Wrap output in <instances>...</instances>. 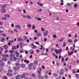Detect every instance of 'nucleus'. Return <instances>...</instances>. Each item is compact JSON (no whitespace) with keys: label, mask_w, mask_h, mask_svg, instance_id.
<instances>
[{"label":"nucleus","mask_w":79,"mask_h":79,"mask_svg":"<svg viewBox=\"0 0 79 79\" xmlns=\"http://www.w3.org/2000/svg\"><path fill=\"white\" fill-rule=\"evenodd\" d=\"M65 46H66V42H64V44H63V46L65 47Z\"/></svg>","instance_id":"603ef678"},{"label":"nucleus","mask_w":79,"mask_h":79,"mask_svg":"<svg viewBox=\"0 0 79 79\" xmlns=\"http://www.w3.org/2000/svg\"><path fill=\"white\" fill-rule=\"evenodd\" d=\"M68 42H69V43H71V42H72V40H71V39H69L68 40Z\"/></svg>","instance_id":"4c0bfd02"},{"label":"nucleus","mask_w":79,"mask_h":79,"mask_svg":"<svg viewBox=\"0 0 79 79\" xmlns=\"http://www.w3.org/2000/svg\"><path fill=\"white\" fill-rule=\"evenodd\" d=\"M41 71V69L38 70V73L39 74V75H40Z\"/></svg>","instance_id":"a878e982"},{"label":"nucleus","mask_w":79,"mask_h":79,"mask_svg":"<svg viewBox=\"0 0 79 79\" xmlns=\"http://www.w3.org/2000/svg\"><path fill=\"white\" fill-rule=\"evenodd\" d=\"M47 35H48V33H47L45 32H44V35L45 37L47 36Z\"/></svg>","instance_id":"5701e85b"},{"label":"nucleus","mask_w":79,"mask_h":79,"mask_svg":"<svg viewBox=\"0 0 79 79\" xmlns=\"http://www.w3.org/2000/svg\"><path fill=\"white\" fill-rule=\"evenodd\" d=\"M16 55V56L17 57H19V53L18 52V51H16L14 53Z\"/></svg>","instance_id":"20e7f679"},{"label":"nucleus","mask_w":79,"mask_h":79,"mask_svg":"<svg viewBox=\"0 0 79 79\" xmlns=\"http://www.w3.org/2000/svg\"><path fill=\"white\" fill-rule=\"evenodd\" d=\"M20 53H24V51H23V50H20Z\"/></svg>","instance_id":"3c124183"},{"label":"nucleus","mask_w":79,"mask_h":79,"mask_svg":"<svg viewBox=\"0 0 79 79\" xmlns=\"http://www.w3.org/2000/svg\"><path fill=\"white\" fill-rule=\"evenodd\" d=\"M2 35L4 36V37H6V34H2Z\"/></svg>","instance_id":"bf43d9fd"},{"label":"nucleus","mask_w":79,"mask_h":79,"mask_svg":"<svg viewBox=\"0 0 79 79\" xmlns=\"http://www.w3.org/2000/svg\"><path fill=\"white\" fill-rule=\"evenodd\" d=\"M6 5L5 4L3 5L2 6V9H4V8H6Z\"/></svg>","instance_id":"9b49d317"},{"label":"nucleus","mask_w":79,"mask_h":79,"mask_svg":"<svg viewBox=\"0 0 79 79\" xmlns=\"http://www.w3.org/2000/svg\"><path fill=\"white\" fill-rule=\"evenodd\" d=\"M78 40L77 39H75L74 41V43H76L77 42Z\"/></svg>","instance_id":"c03bdc74"},{"label":"nucleus","mask_w":79,"mask_h":79,"mask_svg":"<svg viewBox=\"0 0 79 79\" xmlns=\"http://www.w3.org/2000/svg\"><path fill=\"white\" fill-rule=\"evenodd\" d=\"M41 30L43 31H45V29L43 27H41Z\"/></svg>","instance_id":"72a5a7b5"},{"label":"nucleus","mask_w":79,"mask_h":79,"mask_svg":"<svg viewBox=\"0 0 79 79\" xmlns=\"http://www.w3.org/2000/svg\"><path fill=\"white\" fill-rule=\"evenodd\" d=\"M17 40L19 41H23V40H23V39L21 38L20 37H19L18 38Z\"/></svg>","instance_id":"1a4fd4ad"},{"label":"nucleus","mask_w":79,"mask_h":79,"mask_svg":"<svg viewBox=\"0 0 79 79\" xmlns=\"http://www.w3.org/2000/svg\"><path fill=\"white\" fill-rule=\"evenodd\" d=\"M45 78L47 79L48 78V76L47 74H46L45 75Z\"/></svg>","instance_id":"f704fd0d"},{"label":"nucleus","mask_w":79,"mask_h":79,"mask_svg":"<svg viewBox=\"0 0 79 79\" xmlns=\"http://www.w3.org/2000/svg\"><path fill=\"white\" fill-rule=\"evenodd\" d=\"M17 59H16V57H14V60L15 61H16Z\"/></svg>","instance_id":"864d4df0"},{"label":"nucleus","mask_w":79,"mask_h":79,"mask_svg":"<svg viewBox=\"0 0 79 79\" xmlns=\"http://www.w3.org/2000/svg\"><path fill=\"white\" fill-rule=\"evenodd\" d=\"M73 73H76V71L75 70H73Z\"/></svg>","instance_id":"69168bd1"},{"label":"nucleus","mask_w":79,"mask_h":79,"mask_svg":"<svg viewBox=\"0 0 79 79\" xmlns=\"http://www.w3.org/2000/svg\"><path fill=\"white\" fill-rule=\"evenodd\" d=\"M38 77L40 79H44V77L43 76H41L40 74H39L38 75Z\"/></svg>","instance_id":"39448f33"},{"label":"nucleus","mask_w":79,"mask_h":79,"mask_svg":"<svg viewBox=\"0 0 79 79\" xmlns=\"http://www.w3.org/2000/svg\"><path fill=\"white\" fill-rule=\"evenodd\" d=\"M4 64H5V63H2L1 64V66H3Z\"/></svg>","instance_id":"79ce46f5"},{"label":"nucleus","mask_w":79,"mask_h":79,"mask_svg":"<svg viewBox=\"0 0 79 79\" xmlns=\"http://www.w3.org/2000/svg\"><path fill=\"white\" fill-rule=\"evenodd\" d=\"M37 3L38 5H39L40 6H44V4H41V3H40L39 2H38Z\"/></svg>","instance_id":"dca6fc26"},{"label":"nucleus","mask_w":79,"mask_h":79,"mask_svg":"<svg viewBox=\"0 0 79 79\" xmlns=\"http://www.w3.org/2000/svg\"><path fill=\"white\" fill-rule=\"evenodd\" d=\"M67 5L68 6H71V3H68Z\"/></svg>","instance_id":"338daca9"},{"label":"nucleus","mask_w":79,"mask_h":79,"mask_svg":"<svg viewBox=\"0 0 79 79\" xmlns=\"http://www.w3.org/2000/svg\"><path fill=\"white\" fill-rule=\"evenodd\" d=\"M31 45L33 46V48H37V46L34 45V44L33 43H31Z\"/></svg>","instance_id":"6e6552de"},{"label":"nucleus","mask_w":79,"mask_h":79,"mask_svg":"<svg viewBox=\"0 0 79 79\" xmlns=\"http://www.w3.org/2000/svg\"><path fill=\"white\" fill-rule=\"evenodd\" d=\"M9 52H10V53H13L14 51V50H10L9 51Z\"/></svg>","instance_id":"e433bc0d"},{"label":"nucleus","mask_w":79,"mask_h":79,"mask_svg":"<svg viewBox=\"0 0 79 79\" xmlns=\"http://www.w3.org/2000/svg\"><path fill=\"white\" fill-rule=\"evenodd\" d=\"M8 32H12V33L13 34V31L11 30H9L8 31Z\"/></svg>","instance_id":"de8ad7c7"},{"label":"nucleus","mask_w":79,"mask_h":79,"mask_svg":"<svg viewBox=\"0 0 79 79\" xmlns=\"http://www.w3.org/2000/svg\"><path fill=\"white\" fill-rule=\"evenodd\" d=\"M16 79H19L20 78V75L18 74L16 77Z\"/></svg>","instance_id":"4468645a"},{"label":"nucleus","mask_w":79,"mask_h":79,"mask_svg":"<svg viewBox=\"0 0 79 79\" xmlns=\"http://www.w3.org/2000/svg\"><path fill=\"white\" fill-rule=\"evenodd\" d=\"M42 34H40V33H38V35H37V36L38 37H41L42 36Z\"/></svg>","instance_id":"aec40b11"},{"label":"nucleus","mask_w":79,"mask_h":79,"mask_svg":"<svg viewBox=\"0 0 79 79\" xmlns=\"http://www.w3.org/2000/svg\"><path fill=\"white\" fill-rule=\"evenodd\" d=\"M27 26L29 29H30L31 27V24H28L27 25Z\"/></svg>","instance_id":"cd10ccee"},{"label":"nucleus","mask_w":79,"mask_h":79,"mask_svg":"<svg viewBox=\"0 0 79 79\" xmlns=\"http://www.w3.org/2000/svg\"><path fill=\"white\" fill-rule=\"evenodd\" d=\"M64 70L63 69L61 70L60 73V74L61 75L63 74L64 73Z\"/></svg>","instance_id":"f8f14e48"},{"label":"nucleus","mask_w":79,"mask_h":79,"mask_svg":"<svg viewBox=\"0 0 79 79\" xmlns=\"http://www.w3.org/2000/svg\"><path fill=\"white\" fill-rule=\"evenodd\" d=\"M34 52V51H33V50H30V54H33Z\"/></svg>","instance_id":"2eb2a0df"},{"label":"nucleus","mask_w":79,"mask_h":79,"mask_svg":"<svg viewBox=\"0 0 79 79\" xmlns=\"http://www.w3.org/2000/svg\"><path fill=\"white\" fill-rule=\"evenodd\" d=\"M26 65L24 64H21V66L22 68H25L26 67Z\"/></svg>","instance_id":"ddd939ff"},{"label":"nucleus","mask_w":79,"mask_h":79,"mask_svg":"<svg viewBox=\"0 0 79 79\" xmlns=\"http://www.w3.org/2000/svg\"><path fill=\"white\" fill-rule=\"evenodd\" d=\"M26 62L27 63V64H29V61L27 60H24V62L26 63Z\"/></svg>","instance_id":"412c9836"},{"label":"nucleus","mask_w":79,"mask_h":79,"mask_svg":"<svg viewBox=\"0 0 79 79\" xmlns=\"http://www.w3.org/2000/svg\"><path fill=\"white\" fill-rule=\"evenodd\" d=\"M22 16H23V18H26V16L24 15H22Z\"/></svg>","instance_id":"5fc2aeb1"},{"label":"nucleus","mask_w":79,"mask_h":79,"mask_svg":"<svg viewBox=\"0 0 79 79\" xmlns=\"http://www.w3.org/2000/svg\"><path fill=\"white\" fill-rule=\"evenodd\" d=\"M6 12V9H2V12L5 13Z\"/></svg>","instance_id":"4be33fe9"},{"label":"nucleus","mask_w":79,"mask_h":79,"mask_svg":"<svg viewBox=\"0 0 79 79\" xmlns=\"http://www.w3.org/2000/svg\"><path fill=\"white\" fill-rule=\"evenodd\" d=\"M77 4H75L74 5V8H76V7H77Z\"/></svg>","instance_id":"ea45409f"},{"label":"nucleus","mask_w":79,"mask_h":79,"mask_svg":"<svg viewBox=\"0 0 79 79\" xmlns=\"http://www.w3.org/2000/svg\"><path fill=\"white\" fill-rule=\"evenodd\" d=\"M64 61V58H62L61 62H62V61Z\"/></svg>","instance_id":"680f3d73"},{"label":"nucleus","mask_w":79,"mask_h":79,"mask_svg":"<svg viewBox=\"0 0 79 79\" xmlns=\"http://www.w3.org/2000/svg\"><path fill=\"white\" fill-rule=\"evenodd\" d=\"M23 39H24V40L25 41L26 40V39H27V37L24 36H23Z\"/></svg>","instance_id":"473e14b6"},{"label":"nucleus","mask_w":79,"mask_h":79,"mask_svg":"<svg viewBox=\"0 0 79 79\" xmlns=\"http://www.w3.org/2000/svg\"><path fill=\"white\" fill-rule=\"evenodd\" d=\"M28 66L29 69H31V67H32V66H33V63H31L30 64L28 65Z\"/></svg>","instance_id":"f03ea898"},{"label":"nucleus","mask_w":79,"mask_h":79,"mask_svg":"<svg viewBox=\"0 0 79 79\" xmlns=\"http://www.w3.org/2000/svg\"><path fill=\"white\" fill-rule=\"evenodd\" d=\"M37 63H38V61L37 60H35L34 62V64H35V65L37 64Z\"/></svg>","instance_id":"a211bd4d"},{"label":"nucleus","mask_w":79,"mask_h":79,"mask_svg":"<svg viewBox=\"0 0 79 79\" xmlns=\"http://www.w3.org/2000/svg\"><path fill=\"white\" fill-rule=\"evenodd\" d=\"M25 75H29V73H24L23 74H22L21 75V78H23L24 77H25Z\"/></svg>","instance_id":"7ed1b4c3"},{"label":"nucleus","mask_w":79,"mask_h":79,"mask_svg":"<svg viewBox=\"0 0 79 79\" xmlns=\"http://www.w3.org/2000/svg\"><path fill=\"white\" fill-rule=\"evenodd\" d=\"M3 47H4V48H5V49H7V48H8V46H7V45H4Z\"/></svg>","instance_id":"f3484780"},{"label":"nucleus","mask_w":79,"mask_h":79,"mask_svg":"<svg viewBox=\"0 0 79 79\" xmlns=\"http://www.w3.org/2000/svg\"><path fill=\"white\" fill-rule=\"evenodd\" d=\"M53 76H54V77H57L58 76V75L56 73H54L53 74Z\"/></svg>","instance_id":"c85d7f7f"},{"label":"nucleus","mask_w":79,"mask_h":79,"mask_svg":"<svg viewBox=\"0 0 79 79\" xmlns=\"http://www.w3.org/2000/svg\"><path fill=\"white\" fill-rule=\"evenodd\" d=\"M1 19H3V20H5V19H6V17H2L1 18Z\"/></svg>","instance_id":"a19ab883"},{"label":"nucleus","mask_w":79,"mask_h":79,"mask_svg":"<svg viewBox=\"0 0 79 79\" xmlns=\"http://www.w3.org/2000/svg\"><path fill=\"white\" fill-rule=\"evenodd\" d=\"M7 75L10 77H12L13 76V74L12 73H7Z\"/></svg>","instance_id":"9d476101"},{"label":"nucleus","mask_w":79,"mask_h":79,"mask_svg":"<svg viewBox=\"0 0 79 79\" xmlns=\"http://www.w3.org/2000/svg\"><path fill=\"white\" fill-rule=\"evenodd\" d=\"M12 70L10 69H9L8 70V73H12Z\"/></svg>","instance_id":"49530a36"},{"label":"nucleus","mask_w":79,"mask_h":79,"mask_svg":"<svg viewBox=\"0 0 79 79\" xmlns=\"http://www.w3.org/2000/svg\"><path fill=\"white\" fill-rule=\"evenodd\" d=\"M35 44H37V45H39V43L37 42H35Z\"/></svg>","instance_id":"e2e57ef3"},{"label":"nucleus","mask_w":79,"mask_h":79,"mask_svg":"<svg viewBox=\"0 0 79 79\" xmlns=\"http://www.w3.org/2000/svg\"><path fill=\"white\" fill-rule=\"evenodd\" d=\"M76 76L77 78H78V77H79V74H76Z\"/></svg>","instance_id":"37998d69"},{"label":"nucleus","mask_w":79,"mask_h":79,"mask_svg":"<svg viewBox=\"0 0 79 79\" xmlns=\"http://www.w3.org/2000/svg\"><path fill=\"white\" fill-rule=\"evenodd\" d=\"M31 76H33V78H34L35 77V74H33V73L31 74Z\"/></svg>","instance_id":"09e8293b"},{"label":"nucleus","mask_w":79,"mask_h":79,"mask_svg":"<svg viewBox=\"0 0 79 79\" xmlns=\"http://www.w3.org/2000/svg\"><path fill=\"white\" fill-rule=\"evenodd\" d=\"M52 37H53V38H54V39H55V38H56V34H54L53 36Z\"/></svg>","instance_id":"bb28decb"},{"label":"nucleus","mask_w":79,"mask_h":79,"mask_svg":"<svg viewBox=\"0 0 79 79\" xmlns=\"http://www.w3.org/2000/svg\"><path fill=\"white\" fill-rule=\"evenodd\" d=\"M14 32H18V30H16V29H14Z\"/></svg>","instance_id":"0e129e2a"},{"label":"nucleus","mask_w":79,"mask_h":79,"mask_svg":"<svg viewBox=\"0 0 79 79\" xmlns=\"http://www.w3.org/2000/svg\"><path fill=\"white\" fill-rule=\"evenodd\" d=\"M19 65H20V64H18V63H16L15 64V65H16V66H19V68L20 67V66H19Z\"/></svg>","instance_id":"c756f323"},{"label":"nucleus","mask_w":79,"mask_h":79,"mask_svg":"<svg viewBox=\"0 0 79 79\" xmlns=\"http://www.w3.org/2000/svg\"><path fill=\"white\" fill-rule=\"evenodd\" d=\"M54 52H56V54H58L60 52H61V48L59 50H58L57 49L55 50Z\"/></svg>","instance_id":"f257e3e1"},{"label":"nucleus","mask_w":79,"mask_h":79,"mask_svg":"<svg viewBox=\"0 0 79 79\" xmlns=\"http://www.w3.org/2000/svg\"><path fill=\"white\" fill-rule=\"evenodd\" d=\"M37 20L38 21H40L42 20V19L40 18H38Z\"/></svg>","instance_id":"052dcab7"},{"label":"nucleus","mask_w":79,"mask_h":79,"mask_svg":"<svg viewBox=\"0 0 79 79\" xmlns=\"http://www.w3.org/2000/svg\"><path fill=\"white\" fill-rule=\"evenodd\" d=\"M36 53H39V52H40V51H39V50L38 49H36Z\"/></svg>","instance_id":"13d9d810"},{"label":"nucleus","mask_w":79,"mask_h":79,"mask_svg":"<svg viewBox=\"0 0 79 79\" xmlns=\"http://www.w3.org/2000/svg\"><path fill=\"white\" fill-rule=\"evenodd\" d=\"M12 49L13 50H15V49H16V46H14L12 47Z\"/></svg>","instance_id":"58836bf2"},{"label":"nucleus","mask_w":79,"mask_h":79,"mask_svg":"<svg viewBox=\"0 0 79 79\" xmlns=\"http://www.w3.org/2000/svg\"><path fill=\"white\" fill-rule=\"evenodd\" d=\"M76 63H77L78 64H79V60H77Z\"/></svg>","instance_id":"4d7b16f0"},{"label":"nucleus","mask_w":79,"mask_h":79,"mask_svg":"<svg viewBox=\"0 0 79 79\" xmlns=\"http://www.w3.org/2000/svg\"><path fill=\"white\" fill-rule=\"evenodd\" d=\"M2 56L3 57H7V58H8V54L3 55Z\"/></svg>","instance_id":"6ab92c4d"},{"label":"nucleus","mask_w":79,"mask_h":79,"mask_svg":"<svg viewBox=\"0 0 79 79\" xmlns=\"http://www.w3.org/2000/svg\"><path fill=\"white\" fill-rule=\"evenodd\" d=\"M45 73H46L47 74H47L48 73H48L49 72L48 71H47L45 72Z\"/></svg>","instance_id":"774afa93"},{"label":"nucleus","mask_w":79,"mask_h":79,"mask_svg":"<svg viewBox=\"0 0 79 79\" xmlns=\"http://www.w3.org/2000/svg\"><path fill=\"white\" fill-rule=\"evenodd\" d=\"M3 79H8V77L6 76H4Z\"/></svg>","instance_id":"c9c22d12"},{"label":"nucleus","mask_w":79,"mask_h":79,"mask_svg":"<svg viewBox=\"0 0 79 79\" xmlns=\"http://www.w3.org/2000/svg\"><path fill=\"white\" fill-rule=\"evenodd\" d=\"M27 19H31V17L29 16L28 15H27Z\"/></svg>","instance_id":"b1692460"},{"label":"nucleus","mask_w":79,"mask_h":79,"mask_svg":"<svg viewBox=\"0 0 79 79\" xmlns=\"http://www.w3.org/2000/svg\"><path fill=\"white\" fill-rule=\"evenodd\" d=\"M68 54L69 56H70L71 55V53H70V52L69 51H68Z\"/></svg>","instance_id":"6e6d98bb"},{"label":"nucleus","mask_w":79,"mask_h":79,"mask_svg":"<svg viewBox=\"0 0 79 79\" xmlns=\"http://www.w3.org/2000/svg\"><path fill=\"white\" fill-rule=\"evenodd\" d=\"M2 60H4V61H6V60H7V58L6 57L4 58Z\"/></svg>","instance_id":"2f4dec72"},{"label":"nucleus","mask_w":79,"mask_h":79,"mask_svg":"<svg viewBox=\"0 0 79 79\" xmlns=\"http://www.w3.org/2000/svg\"><path fill=\"white\" fill-rule=\"evenodd\" d=\"M5 38H2V40H1V41L2 42H4V41H5Z\"/></svg>","instance_id":"a18cd8bd"},{"label":"nucleus","mask_w":79,"mask_h":79,"mask_svg":"<svg viewBox=\"0 0 79 79\" xmlns=\"http://www.w3.org/2000/svg\"><path fill=\"white\" fill-rule=\"evenodd\" d=\"M15 27L18 29H21V26L19 25H16L15 26Z\"/></svg>","instance_id":"0eeeda50"},{"label":"nucleus","mask_w":79,"mask_h":79,"mask_svg":"<svg viewBox=\"0 0 79 79\" xmlns=\"http://www.w3.org/2000/svg\"><path fill=\"white\" fill-rule=\"evenodd\" d=\"M9 56L10 57V58H14L15 57V54H11L9 55Z\"/></svg>","instance_id":"423d86ee"},{"label":"nucleus","mask_w":79,"mask_h":79,"mask_svg":"<svg viewBox=\"0 0 79 79\" xmlns=\"http://www.w3.org/2000/svg\"><path fill=\"white\" fill-rule=\"evenodd\" d=\"M10 15L8 14H7L5 15L6 18H10Z\"/></svg>","instance_id":"393cba45"},{"label":"nucleus","mask_w":79,"mask_h":79,"mask_svg":"<svg viewBox=\"0 0 79 79\" xmlns=\"http://www.w3.org/2000/svg\"><path fill=\"white\" fill-rule=\"evenodd\" d=\"M35 29V25H33L32 26V29Z\"/></svg>","instance_id":"7c9ffc66"},{"label":"nucleus","mask_w":79,"mask_h":79,"mask_svg":"<svg viewBox=\"0 0 79 79\" xmlns=\"http://www.w3.org/2000/svg\"><path fill=\"white\" fill-rule=\"evenodd\" d=\"M64 39L63 38H62V39H60V40L59 41V42H62V41H63V40Z\"/></svg>","instance_id":"8fccbe9b"}]
</instances>
